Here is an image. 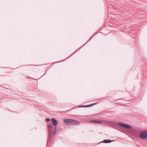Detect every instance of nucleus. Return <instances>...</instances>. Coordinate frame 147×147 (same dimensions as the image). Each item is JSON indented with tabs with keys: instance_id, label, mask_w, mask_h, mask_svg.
<instances>
[{
	"instance_id": "1",
	"label": "nucleus",
	"mask_w": 147,
	"mask_h": 147,
	"mask_svg": "<svg viewBox=\"0 0 147 147\" xmlns=\"http://www.w3.org/2000/svg\"><path fill=\"white\" fill-rule=\"evenodd\" d=\"M53 128V127L52 125L51 124H49L48 126V131L49 136L48 137L47 141V144L50 143V140L54 137L55 134H53V130L52 131Z\"/></svg>"
},
{
	"instance_id": "2",
	"label": "nucleus",
	"mask_w": 147,
	"mask_h": 147,
	"mask_svg": "<svg viewBox=\"0 0 147 147\" xmlns=\"http://www.w3.org/2000/svg\"><path fill=\"white\" fill-rule=\"evenodd\" d=\"M64 123L66 125H78L80 124V122L72 119L65 118L64 120Z\"/></svg>"
},
{
	"instance_id": "3",
	"label": "nucleus",
	"mask_w": 147,
	"mask_h": 147,
	"mask_svg": "<svg viewBox=\"0 0 147 147\" xmlns=\"http://www.w3.org/2000/svg\"><path fill=\"white\" fill-rule=\"evenodd\" d=\"M96 34H94L88 40L85 44H84L83 45H82V47H80L78 49V50H76L73 53H72L71 55H69V57H68L67 58H66L65 59H64V60H61L60 61H57V62H54V63H52L51 65L50 66V67H49V68H50V67H51L52 66V65H53L54 64H55V63H59V62H62V61H65V60L67 59V58H69V57H70L72 55L74 54H75L76 52H77V51H79L80 49H81L82 47H84L85 45L87 43H88L91 40V39L92 38H93V37Z\"/></svg>"
},
{
	"instance_id": "4",
	"label": "nucleus",
	"mask_w": 147,
	"mask_h": 147,
	"mask_svg": "<svg viewBox=\"0 0 147 147\" xmlns=\"http://www.w3.org/2000/svg\"><path fill=\"white\" fill-rule=\"evenodd\" d=\"M51 121L52 123V125L54 126L53 129V134H55L57 130V125L58 123V121L55 119L52 118L51 119Z\"/></svg>"
},
{
	"instance_id": "5",
	"label": "nucleus",
	"mask_w": 147,
	"mask_h": 147,
	"mask_svg": "<svg viewBox=\"0 0 147 147\" xmlns=\"http://www.w3.org/2000/svg\"><path fill=\"white\" fill-rule=\"evenodd\" d=\"M140 138L144 140L147 139V131L144 130L140 134Z\"/></svg>"
},
{
	"instance_id": "6",
	"label": "nucleus",
	"mask_w": 147,
	"mask_h": 147,
	"mask_svg": "<svg viewBox=\"0 0 147 147\" xmlns=\"http://www.w3.org/2000/svg\"><path fill=\"white\" fill-rule=\"evenodd\" d=\"M118 125L121 127L124 128L125 129H130L132 128L131 126L124 123L119 122L118 123Z\"/></svg>"
},
{
	"instance_id": "7",
	"label": "nucleus",
	"mask_w": 147,
	"mask_h": 147,
	"mask_svg": "<svg viewBox=\"0 0 147 147\" xmlns=\"http://www.w3.org/2000/svg\"><path fill=\"white\" fill-rule=\"evenodd\" d=\"M140 131L139 130L136 129H134L133 130L132 132V135L133 136H136V137H138Z\"/></svg>"
},
{
	"instance_id": "8",
	"label": "nucleus",
	"mask_w": 147,
	"mask_h": 147,
	"mask_svg": "<svg viewBox=\"0 0 147 147\" xmlns=\"http://www.w3.org/2000/svg\"><path fill=\"white\" fill-rule=\"evenodd\" d=\"M89 121L90 122L96 123H103L101 121L98 120H90Z\"/></svg>"
},
{
	"instance_id": "9",
	"label": "nucleus",
	"mask_w": 147,
	"mask_h": 147,
	"mask_svg": "<svg viewBox=\"0 0 147 147\" xmlns=\"http://www.w3.org/2000/svg\"><path fill=\"white\" fill-rule=\"evenodd\" d=\"M115 140H111L110 139H105L103 141L101 142H102L105 143H110L112 141H114Z\"/></svg>"
},
{
	"instance_id": "10",
	"label": "nucleus",
	"mask_w": 147,
	"mask_h": 147,
	"mask_svg": "<svg viewBox=\"0 0 147 147\" xmlns=\"http://www.w3.org/2000/svg\"><path fill=\"white\" fill-rule=\"evenodd\" d=\"M78 108H80V107H87V105H79L78 107Z\"/></svg>"
},
{
	"instance_id": "11",
	"label": "nucleus",
	"mask_w": 147,
	"mask_h": 147,
	"mask_svg": "<svg viewBox=\"0 0 147 147\" xmlns=\"http://www.w3.org/2000/svg\"><path fill=\"white\" fill-rule=\"evenodd\" d=\"M50 119L49 118H47L45 119V121H46L48 122L50 121Z\"/></svg>"
},
{
	"instance_id": "12",
	"label": "nucleus",
	"mask_w": 147,
	"mask_h": 147,
	"mask_svg": "<svg viewBox=\"0 0 147 147\" xmlns=\"http://www.w3.org/2000/svg\"><path fill=\"white\" fill-rule=\"evenodd\" d=\"M91 107L90 105H87V107Z\"/></svg>"
},
{
	"instance_id": "13",
	"label": "nucleus",
	"mask_w": 147,
	"mask_h": 147,
	"mask_svg": "<svg viewBox=\"0 0 147 147\" xmlns=\"http://www.w3.org/2000/svg\"><path fill=\"white\" fill-rule=\"evenodd\" d=\"M97 102H96V103H93V104L94 105H96L97 104Z\"/></svg>"
},
{
	"instance_id": "14",
	"label": "nucleus",
	"mask_w": 147,
	"mask_h": 147,
	"mask_svg": "<svg viewBox=\"0 0 147 147\" xmlns=\"http://www.w3.org/2000/svg\"><path fill=\"white\" fill-rule=\"evenodd\" d=\"M90 105L91 107L94 105L93 104V103L91 104H90Z\"/></svg>"
},
{
	"instance_id": "15",
	"label": "nucleus",
	"mask_w": 147,
	"mask_h": 147,
	"mask_svg": "<svg viewBox=\"0 0 147 147\" xmlns=\"http://www.w3.org/2000/svg\"><path fill=\"white\" fill-rule=\"evenodd\" d=\"M90 105L91 107L94 105L93 104V103L91 104H90Z\"/></svg>"
},
{
	"instance_id": "16",
	"label": "nucleus",
	"mask_w": 147,
	"mask_h": 147,
	"mask_svg": "<svg viewBox=\"0 0 147 147\" xmlns=\"http://www.w3.org/2000/svg\"><path fill=\"white\" fill-rule=\"evenodd\" d=\"M47 70H47L45 72V74L42 76H44L46 74V73H47Z\"/></svg>"
},
{
	"instance_id": "17",
	"label": "nucleus",
	"mask_w": 147,
	"mask_h": 147,
	"mask_svg": "<svg viewBox=\"0 0 147 147\" xmlns=\"http://www.w3.org/2000/svg\"><path fill=\"white\" fill-rule=\"evenodd\" d=\"M72 108V109H69V110L68 111H70V110H71L73 109H74V108Z\"/></svg>"
},
{
	"instance_id": "18",
	"label": "nucleus",
	"mask_w": 147,
	"mask_h": 147,
	"mask_svg": "<svg viewBox=\"0 0 147 147\" xmlns=\"http://www.w3.org/2000/svg\"><path fill=\"white\" fill-rule=\"evenodd\" d=\"M4 88L7 89H9V88H7V87H4Z\"/></svg>"
},
{
	"instance_id": "19",
	"label": "nucleus",
	"mask_w": 147,
	"mask_h": 147,
	"mask_svg": "<svg viewBox=\"0 0 147 147\" xmlns=\"http://www.w3.org/2000/svg\"><path fill=\"white\" fill-rule=\"evenodd\" d=\"M4 88L7 89H9V88H7V87H4Z\"/></svg>"
},
{
	"instance_id": "20",
	"label": "nucleus",
	"mask_w": 147,
	"mask_h": 147,
	"mask_svg": "<svg viewBox=\"0 0 147 147\" xmlns=\"http://www.w3.org/2000/svg\"><path fill=\"white\" fill-rule=\"evenodd\" d=\"M30 65V66H31V65Z\"/></svg>"
}]
</instances>
